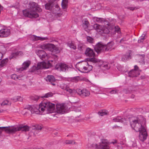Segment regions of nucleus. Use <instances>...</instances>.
<instances>
[{"label": "nucleus", "instance_id": "obj_52", "mask_svg": "<svg viewBox=\"0 0 149 149\" xmlns=\"http://www.w3.org/2000/svg\"><path fill=\"white\" fill-rule=\"evenodd\" d=\"M3 56V54H1V53L0 52V60L2 58Z\"/></svg>", "mask_w": 149, "mask_h": 149}, {"label": "nucleus", "instance_id": "obj_42", "mask_svg": "<svg viewBox=\"0 0 149 149\" xmlns=\"http://www.w3.org/2000/svg\"><path fill=\"white\" fill-rule=\"evenodd\" d=\"M24 15L26 17H28V10L27 9L24 10L23 11Z\"/></svg>", "mask_w": 149, "mask_h": 149}, {"label": "nucleus", "instance_id": "obj_4", "mask_svg": "<svg viewBox=\"0 0 149 149\" xmlns=\"http://www.w3.org/2000/svg\"><path fill=\"white\" fill-rule=\"evenodd\" d=\"M113 44L112 42H109L106 45L101 42H98L95 46L94 49L97 53L101 52L110 51L114 49Z\"/></svg>", "mask_w": 149, "mask_h": 149}, {"label": "nucleus", "instance_id": "obj_62", "mask_svg": "<svg viewBox=\"0 0 149 149\" xmlns=\"http://www.w3.org/2000/svg\"><path fill=\"white\" fill-rule=\"evenodd\" d=\"M114 127H115V128L116 127V126H114V127H113V128H114Z\"/></svg>", "mask_w": 149, "mask_h": 149}, {"label": "nucleus", "instance_id": "obj_6", "mask_svg": "<svg viewBox=\"0 0 149 149\" xmlns=\"http://www.w3.org/2000/svg\"><path fill=\"white\" fill-rule=\"evenodd\" d=\"M43 127L41 125L31 124L29 126V136H35Z\"/></svg>", "mask_w": 149, "mask_h": 149}, {"label": "nucleus", "instance_id": "obj_24", "mask_svg": "<svg viewBox=\"0 0 149 149\" xmlns=\"http://www.w3.org/2000/svg\"><path fill=\"white\" fill-rule=\"evenodd\" d=\"M93 19L94 22H96L99 23H102L106 21V20L104 18L96 17H93Z\"/></svg>", "mask_w": 149, "mask_h": 149}, {"label": "nucleus", "instance_id": "obj_49", "mask_svg": "<svg viewBox=\"0 0 149 149\" xmlns=\"http://www.w3.org/2000/svg\"><path fill=\"white\" fill-rule=\"evenodd\" d=\"M115 28L116 29L115 30L116 31H117V32H119L120 31V28L118 26H115Z\"/></svg>", "mask_w": 149, "mask_h": 149}, {"label": "nucleus", "instance_id": "obj_31", "mask_svg": "<svg viewBox=\"0 0 149 149\" xmlns=\"http://www.w3.org/2000/svg\"><path fill=\"white\" fill-rule=\"evenodd\" d=\"M11 104V102L8 100H6L3 101L2 103H1V105L2 106H4L5 105H10Z\"/></svg>", "mask_w": 149, "mask_h": 149}, {"label": "nucleus", "instance_id": "obj_9", "mask_svg": "<svg viewBox=\"0 0 149 149\" xmlns=\"http://www.w3.org/2000/svg\"><path fill=\"white\" fill-rule=\"evenodd\" d=\"M85 54L87 56L93 57L89 58L88 61L93 63H96L100 61L99 59L94 58L95 56V53L93 50L89 48H87L85 52Z\"/></svg>", "mask_w": 149, "mask_h": 149}, {"label": "nucleus", "instance_id": "obj_38", "mask_svg": "<svg viewBox=\"0 0 149 149\" xmlns=\"http://www.w3.org/2000/svg\"><path fill=\"white\" fill-rule=\"evenodd\" d=\"M72 81L76 82L80 80V77L79 76H77L73 77L71 79Z\"/></svg>", "mask_w": 149, "mask_h": 149}, {"label": "nucleus", "instance_id": "obj_12", "mask_svg": "<svg viewBox=\"0 0 149 149\" xmlns=\"http://www.w3.org/2000/svg\"><path fill=\"white\" fill-rule=\"evenodd\" d=\"M76 91L79 95L83 97L88 96L90 95V92L86 89H77Z\"/></svg>", "mask_w": 149, "mask_h": 149}, {"label": "nucleus", "instance_id": "obj_1", "mask_svg": "<svg viewBox=\"0 0 149 149\" xmlns=\"http://www.w3.org/2000/svg\"><path fill=\"white\" fill-rule=\"evenodd\" d=\"M55 104L46 101L42 102L39 106H30L29 110L31 113L39 112H42L46 110L48 113H52L54 111L55 107Z\"/></svg>", "mask_w": 149, "mask_h": 149}, {"label": "nucleus", "instance_id": "obj_41", "mask_svg": "<svg viewBox=\"0 0 149 149\" xmlns=\"http://www.w3.org/2000/svg\"><path fill=\"white\" fill-rule=\"evenodd\" d=\"M5 50L6 49L4 47L2 46H0V52L1 53V54H3V53H4Z\"/></svg>", "mask_w": 149, "mask_h": 149}, {"label": "nucleus", "instance_id": "obj_47", "mask_svg": "<svg viewBox=\"0 0 149 149\" xmlns=\"http://www.w3.org/2000/svg\"><path fill=\"white\" fill-rule=\"evenodd\" d=\"M11 100L13 102H16L17 101L16 96H15L12 98Z\"/></svg>", "mask_w": 149, "mask_h": 149}, {"label": "nucleus", "instance_id": "obj_13", "mask_svg": "<svg viewBox=\"0 0 149 149\" xmlns=\"http://www.w3.org/2000/svg\"><path fill=\"white\" fill-rule=\"evenodd\" d=\"M60 87L62 89L69 92L71 95H72L75 92L74 89H72L70 88L68 85L62 83L61 84Z\"/></svg>", "mask_w": 149, "mask_h": 149}, {"label": "nucleus", "instance_id": "obj_14", "mask_svg": "<svg viewBox=\"0 0 149 149\" xmlns=\"http://www.w3.org/2000/svg\"><path fill=\"white\" fill-rule=\"evenodd\" d=\"M98 149H109V147L108 146L107 141L106 140L103 139L102 143L97 146Z\"/></svg>", "mask_w": 149, "mask_h": 149}, {"label": "nucleus", "instance_id": "obj_37", "mask_svg": "<svg viewBox=\"0 0 149 149\" xmlns=\"http://www.w3.org/2000/svg\"><path fill=\"white\" fill-rule=\"evenodd\" d=\"M81 111L80 110L77 109L76 110V112L75 113V115L76 117H78L80 115Z\"/></svg>", "mask_w": 149, "mask_h": 149}, {"label": "nucleus", "instance_id": "obj_58", "mask_svg": "<svg viewBox=\"0 0 149 149\" xmlns=\"http://www.w3.org/2000/svg\"><path fill=\"white\" fill-rule=\"evenodd\" d=\"M88 149H93L92 147H89L88 148Z\"/></svg>", "mask_w": 149, "mask_h": 149}, {"label": "nucleus", "instance_id": "obj_33", "mask_svg": "<svg viewBox=\"0 0 149 149\" xmlns=\"http://www.w3.org/2000/svg\"><path fill=\"white\" fill-rule=\"evenodd\" d=\"M11 78L12 79L15 80H16L17 79H18L19 80L22 79L20 76L18 77L16 74H15L11 75Z\"/></svg>", "mask_w": 149, "mask_h": 149}, {"label": "nucleus", "instance_id": "obj_43", "mask_svg": "<svg viewBox=\"0 0 149 149\" xmlns=\"http://www.w3.org/2000/svg\"><path fill=\"white\" fill-rule=\"evenodd\" d=\"M118 90H112L110 92V93L111 94H116L118 93Z\"/></svg>", "mask_w": 149, "mask_h": 149}, {"label": "nucleus", "instance_id": "obj_48", "mask_svg": "<svg viewBox=\"0 0 149 149\" xmlns=\"http://www.w3.org/2000/svg\"><path fill=\"white\" fill-rule=\"evenodd\" d=\"M78 49L80 50H82L83 49L84 47L81 45H80L79 46Z\"/></svg>", "mask_w": 149, "mask_h": 149}, {"label": "nucleus", "instance_id": "obj_39", "mask_svg": "<svg viewBox=\"0 0 149 149\" xmlns=\"http://www.w3.org/2000/svg\"><path fill=\"white\" fill-rule=\"evenodd\" d=\"M108 65V63H104L102 65V66L106 69H108L109 68Z\"/></svg>", "mask_w": 149, "mask_h": 149}, {"label": "nucleus", "instance_id": "obj_57", "mask_svg": "<svg viewBox=\"0 0 149 149\" xmlns=\"http://www.w3.org/2000/svg\"><path fill=\"white\" fill-rule=\"evenodd\" d=\"M141 56L142 57V58L143 59V58L144 56V54H142V55Z\"/></svg>", "mask_w": 149, "mask_h": 149}, {"label": "nucleus", "instance_id": "obj_26", "mask_svg": "<svg viewBox=\"0 0 149 149\" xmlns=\"http://www.w3.org/2000/svg\"><path fill=\"white\" fill-rule=\"evenodd\" d=\"M32 38H34L33 40H34L35 41L38 40H39L41 41H43L48 39L47 37H42L40 36H36L34 35L32 36Z\"/></svg>", "mask_w": 149, "mask_h": 149}, {"label": "nucleus", "instance_id": "obj_35", "mask_svg": "<svg viewBox=\"0 0 149 149\" xmlns=\"http://www.w3.org/2000/svg\"><path fill=\"white\" fill-rule=\"evenodd\" d=\"M86 39L87 41L90 43H93L94 41L93 39L90 36H87Z\"/></svg>", "mask_w": 149, "mask_h": 149}, {"label": "nucleus", "instance_id": "obj_32", "mask_svg": "<svg viewBox=\"0 0 149 149\" xmlns=\"http://www.w3.org/2000/svg\"><path fill=\"white\" fill-rule=\"evenodd\" d=\"M108 113V112L107 111L102 110L98 112V114L101 116H103L104 115H107Z\"/></svg>", "mask_w": 149, "mask_h": 149}, {"label": "nucleus", "instance_id": "obj_40", "mask_svg": "<svg viewBox=\"0 0 149 149\" xmlns=\"http://www.w3.org/2000/svg\"><path fill=\"white\" fill-rule=\"evenodd\" d=\"M30 98L34 101H37L39 99V97L36 96H31L30 97Z\"/></svg>", "mask_w": 149, "mask_h": 149}, {"label": "nucleus", "instance_id": "obj_30", "mask_svg": "<svg viewBox=\"0 0 149 149\" xmlns=\"http://www.w3.org/2000/svg\"><path fill=\"white\" fill-rule=\"evenodd\" d=\"M68 4L67 0H63L61 3L62 8L63 9L66 8Z\"/></svg>", "mask_w": 149, "mask_h": 149}, {"label": "nucleus", "instance_id": "obj_21", "mask_svg": "<svg viewBox=\"0 0 149 149\" xmlns=\"http://www.w3.org/2000/svg\"><path fill=\"white\" fill-rule=\"evenodd\" d=\"M131 52L130 51H128V52L125 55L123 56L121 58V60L125 62L129 59L131 58Z\"/></svg>", "mask_w": 149, "mask_h": 149}, {"label": "nucleus", "instance_id": "obj_54", "mask_svg": "<svg viewBox=\"0 0 149 149\" xmlns=\"http://www.w3.org/2000/svg\"><path fill=\"white\" fill-rule=\"evenodd\" d=\"M29 149H43V148H38V149H36L35 148H29Z\"/></svg>", "mask_w": 149, "mask_h": 149}, {"label": "nucleus", "instance_id": "obj_5", "mask_svg": "<svg viewBox=\"0 0 149 149\" xmlns=\"http://www.w3.org/2000/svg\"><path fill=\"white\" fill-rule=\"evenodd\" d=\"M30 10L29 12V17L30 18H36L39 17V15L36 11L37 10L38 12L42 11V9L39 7L38 4L33 2H30L29 4Z\"/></svg>", "mask_w": 149, "mask_h": 149}, {"label": "nucleus", "instance_id": "obj_53", "mask_svg": "<svg viewBox=\"0 0 149 149\" xmlns=\"http://www.w3.org/2000/svg\"><path fill=\"white\" fill-rule=\"evenodd\" d=\"M3 9V7H2L1 5L0 4V14L1 13V11Z\"/></svg>", "mask_w": 149, "mask_h": 149}, {"label": "nucleus", "instance_id": "obj_59", "mask_svg": "<svg viewBox=\"0 0 149 149\" xmlns=\"http://www.w3.org/2000/svg\"><path fill=\"white\" fill-rule=\"evenodd\" d=\"M1 81H2V80H1V78H0V83L1 82Z\"/></svg>", "mask_w": 149, "mask_h": 149}, {"label": "nucleus", "instance_id": "obj_16", "mask_svg": "<svg viewBox=\"0 0 149 149\" xmlns=\"http://www.w3.org/2000/svg\"><path fill=\"white\" fill-rule=\"evenodd\" d=\"M55 68L57 70L62 71H66L68 69V65L63 63L56 65Z\"/></svg>", "mask_w": 149, "mask_h": 149}, {"label": "nucleus", "instance_id": "obj_34", "mask_svg": "<svg viewBox=\"0 0 149 149\" xmlns=\"http://www.w3.org/2000/svg\"><path fill=\"white\" fill-rule=\"evenodd\" d=\"M53 95V93L51 92H49L46 93L45 95L42 97L48 98L49 97H52Z\"/></svg>", "mask_w": 149, "mask_h": 149}, {"label": "nucleus", "instance_id": "obj_46", "mask_svg": "<svg viewBox=\"0 0 149 149\" xmlns=\"http://www.w3.org/2000/svg\"><path fill=\"white\" fill-rule=\"evenodd\" d=\"M83 24L85 25L87 27L89 24L88 22V21L85 20L83 22Z\"/></svg>", "mask_w": 149, "mask_h": 149}, {"label": "nucleus", "instance_id": "obj_50", "mask_svg": "<svg viewBox=\"0 0 149 149\" xmlns=\"http://www.w3.org/2000/svg\"><path fill=\"white\" fill-rule=\"evenodd\" d=\"M65 143L66 144H69L72 143V141L67 140L66 141Z\"/></svg>", "mask_w": 149, "mask_h": 149}, {"label": "nucleus", "instance_id": "obj_25", "mask_svg": "<svg viewBox=\"0 0 149 149\" xmlns=\"http://www.w3.org/2000/svg\"><path fill=\"white\" fill-rule=\"evenodd\" d=\"M114 121L116 122H120L125 123L126 121V119L124 118H122L120 117H118L116 118L113 119Z\"/></svg>", "mask_w": 149, "mask_h": 149}, {"label": "nucleus", "instance_id": "obj_60", "mask_svg": "<svg viewBox=\"0 0 149 149\" xmlns=\"http://www.w3.org/2000/svg\"><path fill=\"white\" fill-rule=\"evenodd\" d=\"M30 63V62L29 61V62H28V63H29V64Z\"/></svg>", "mask_w": 149, "mask_h": 149}, {"label": "nucleus", "instance_id": "obj_22", "mask_svg": "<svg viewBox=\"0 0 149 149\" xmlns=\"http://www.w3.org/2000/svg\"><path fill=\"white\" fill-rule=\"evenodd\" d=\"M46 81L49 82L53 86L55 85L54 82L55 81V79L54 76L52 75H48L46 79Z\"/></svg>", "mask_w": 149, "mask_h": 149}, {"label": "nucleus", "instance_id": "obj_55", "mask_svg": "<svg viewBox=\"0 0 149 149\" xmlns=\"http://www.w3.org/2000/svg\"><path fill=\"white\" fill-rule=\"evenodd\" d=\"M129 9L131 10H134V8H132V7H130V8H129Z\"/></svg>", "mask_w": 149, "mask_h": 149}, {"label": "nucleus", "instance_id": "obj_2", "mask_svg": "<svg viewBox=\"0 0 149 149\" xmlns=\"http://www.w3.org/2000/svg\"><path fill=\"white\" fill-rule=\"evenodd\" d=\"M132 127L136 132H139V139L143 141L147 138V134L145 127L140 123V120L136 118L130 122Z\"/></svg>", "mask_w": 149, "mask_h": 149}, {"label": "nucleus", "instance_id": "obj_61", "mask_svg": "<svg viewBox=\"0 0 149 149\" xmlns=\"http://www.w3.org/2000/svg\"><path fill=\"white\" fill-rule=\"evenodd\" d=\"M138 1H143V0H138Z\"/></svg>", "mask_w": 149, "mask_h": 149}, {"label": "nucleus", "instance_id": "obj_15", "mask_svg": "<svg viewBox=\"0 0 149 149\" xmlns=\"http://www.w3.org/2000/svg\"><path fill=\"white\" fill-rule=\"evenodd\" d=\"M10 30L7 28L3 29L0 30V37H7L10 34Z\"/></svg>", "mask_w": 149, "mask_h": 149}, {"label": "nucleus", "instance_id": "obj_51", "mask_svg": "<svg viewBox=\"0 0 149 149\" xmlns=\"http://www.w3.org/2000/svg\"><path fill=\"white\" fill-rule=\"evenodd\" d=\"M117 141L116 140H113V141L111 142L110 143H112L113 144H116L117 143Z\"/></svg>", "mask_w": 149, "mask_h": 149}, {"label": "nucleus", "instance_id": "obj_20", "mask_svg": "<svg viewBox=\"0 0 149 149\" xmlns=\"http://www.w3.org/2000/svg\"><path fill=\"white\" fill-rule=\"evenodd\" d=\"M28 67V62L26 61L23 63L22 67L17 68L16 71L19 73H20L24 70H26Z\"/></svg>", "mask_w": 149, "mask_h": 149}, {"label": "nucleus", "instance_id": "obj_7", "mask_svg": "<svg viewBox=\"0 0 149 149\" xmlns=\"http://www.w3.org/2000/svg\"><path fill=\"white\" fill-rule=\"evenodd\" d=\"M78 70L82 73H86L92 70L93 66L89 65L86 61L81 62L78 64Z\"/></svg>", "mask_w": 149, "mask_h": 149}, {"label": "nucleus", "instance_id": "obj_10", "mask_svg": "<svg viewBox=\"0 0 149 149\" xmlns=\"http://www.w3.org/2000/svg\"><path fill=\"white\" fill-rule=\"evenodd\" d=\"M93 27L94 29L96 30L97 32H99L101 33H104L107 34L109 32L108 29L97 24H94Z\"/></svg>", "mask_w": 149, "mask_h": 149}, {"label": "nucleus", "instance_id": "obj_19", "mask_svg": "<svg viewBox=\"0 0 149 149\" xmlns=\"http://www.w3.org/2000/svg\"><path fill=\"white\" fill-rule=\"evenodd\" d=\"M57 113H63L65 112V107L64 105L58 104L56 105Z\"/></svg>", "mask_w": 149, "mask_h": 149}, {"label": "nucleus", "instance_id": "obj_44", "mask_svg": "<svg viewBox=\"0 0 149 149\" xmlns=\"http://www.w3.org/2000/svg\"><path fill=\"white\" fill-rule=\"evenodd\" d=\"M127 40V39L125 37H124L123 38H122L120 41V43H124L125 42H126Z\"/></svg>", "mask_w": 149, "mask_h": 149}, {"label": "nucleus", "instance_id": "obj_11", "mask_svg": "<svg viewBox=\"0 0 149 149\" xmlns=\"http://www.w3.org/2000/svg\"><path fill=\"white\" fill-rule=\"evenodd\" d=\"M134 69H132L128 73V75L130 77H136L139 75L140 73L139 70V68L136 65L134 66Z\"/></svg>", "mask_w": 149, "mask_h": 149}, {"label": "nucleus", "instance_id": "obj_17", "mask_svg": "<svg viewBox=\"0 0 149 149\" xmlns=\"http://www.w3.org/2000/svg\"><path fill=\"white\" fill-rule=\"evenodd\" d=\"M35 52L40 58L43 60L47 55L45 52L43 50H36Z\"/></svg>", "mask_w": 149, "mask_h": 149}, {"label": "nucleus", "instance_id": "obj_28", "mask_svg": "<svg viewBox=\"0 0 149 149\" xmlns=\"http://www.w3.org/2000/svg\"><path fill=\"white\" fill-rule=\"evenodd\" d=\"M22 54H23V53L22 52L20 51L19 52H17L15 53H14L12 54L10 58V59H11L14 58H15L16 56L22 55Z\"/></svg>", "mask_w": 149, "mask_h": 149}, {"label": "nucleus", "instance_id": "obj_29", "mask_svg": "<svg viewBox=\"0 0 149 149\" xmlns=\"http://www.w3.org/2000/svg\"><path fill=\"white\" fill-rule=\"evenodd\" d=\"M68 45L70 48H72L74 49H75L76 48L75 44L73 42H69L68 43Z\"/></svg>", "mask_w": 149, "mask_h": 149}, {"label": "nucleus", "instance_id": "obj_27", "mask_svg": "<svg viewBox=\"0 0 149 149\" xmlns=\"http://www.w3.org/2000/svg\"><path fill=\"white\" fill-rule=\"evenodd\" d=\"M8 58L3 59L0 62V67L1 68L4 66L8 62Z\"/></svg>", "mask_w": 149, "mask_h": 149}, {"label": "nucleus", "instance_id": "obj_3", "mask_svg": "<svg viewBox=\"0 0 149 149\" xmlns=\"http://www.w3.org/2000/svg\"><path fill=\"white\" fill-rule=\"evenodd\" d=\"M27 127L24 125H19V126H12L7 127H0V134L2 131H4L8 133H14L17 131L20 130L27 131Z\"/></svg>", "mask_w": 149, "mask_h": 149}, {"label": "nucleus", "instance_id": "obj_8", "mask_svg": "<svg viewBox=\"0 0 149 149\" xmlns=\"http://www.w3.org/2000/svg\"><path fill=\"white\" fill-rule=\"evenodd\" d=\"M51 66L52 65L49 61L47 62H41L38 63L37 67L35 66H33L31 70H29V72H34L36 70L40 69L49 68H51Z\"/></svg>", "mask_w": 149, "mask_h": 149}, {"label": "nucleus", "instance_id": "obj_36", "mask_svg": "<svg viewBox=\"0 0 149 149\" xmlns=\"http://www.w3.org/2000/svg\"><path fill=\"white\" fill-rule=\"evenodd\" d=\"M145 34H143L140 37V39H139L138 40V42L140 43L143 41L145 39Z\"/></svg>", "mask_w": 149, "mask_h": 149}, {"label": "nucleus", "instance_id": "obj_45", "mask_svg": "<svg viewBox=\"0 0 149 149\" xmlns=\"http://www.w3.org/2000/svg\"><path fill=\"white\" fill-rule=\"evenodd\" d=\"M16 97L17 101H21L22 100V98L20 96H17Z\"/></svg>", "mask_w": 149, "mask_h": 149}, {"label": "nucleus", "instance_id": "obj_18", "mask_svg": "<svg viewBox=\"0 0 149 149\" xmlns=\"http://www.w3.org/2000/svg\"><path fill=\"white\" fill-rule=\"evenodd\" d=\"M54 45L52 44H43L40 46V47L42 49L50 51L54 49Z\"/></svg>", "mask_w": 149, "mask_h": 149}, {"label": "nucleus", "instance_id": "obj_23", "mask_svg": "<svg viewBox=\"0 0 149 149\" xmlns=\"http://www.w3.org/2000/svg\"><path fill=\"white\" fill-rule=\"evenodd\" d=\"M54 6V2L49 1L45 5V8L46 9L50 10Z\"/></svg>", "mask_w": 149, "mask_h": 149}, {"label": "nucleus", "instance_id": "obj_56", "mask_svg": "<svg viewBox=\"0 0 149 149\" xmlns=\"http://www.w3.org/2000/svg\"><path fill=\"white\" fill-rule=\"evenodd\" d=\"M124 91L126 93H128L127 91L126 90V89L124 90Z\"/></svg>", "mask_w": 149, "mask_h": 149}]
</instances>
